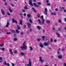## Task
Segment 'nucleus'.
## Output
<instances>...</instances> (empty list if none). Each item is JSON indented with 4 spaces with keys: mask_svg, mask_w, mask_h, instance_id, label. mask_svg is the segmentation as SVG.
<instances>
[{
    "mask_svg": "<svg viewBox=\"0 0 66 66\" xmlns=\"http://www.w3.org/2000/svg\"><path fill=\"white\" fill-rule=\"evenodd\" d=\"M26 66H32V62L30 60V59H29V62L28 64H25Z\"/></svg>",
    "mask_w": 66,
    "mask_h": 66,
    "instance_id": "f257e3e1",
    "label": "nucleus"
},
{
    "mask_svg": "<svg viewBox=\"0 0 66 66\" xmlns=\"http://www.w3.org/2000/svg\"><path fill=\"white\" fill-rule=\"evenodd\" d=\"M21 48L22 49V50H23L24 49L25 50L27 49V47L26 45H23V46H21Z\"/></svg>",
    "mask_w": 66,
    "mask_h": 66,
    "instance_id": "f03ea898",
    "label": "nucleus"
},
{
    "mask_svg": "<svg viewBox=\"0 0 66 66\" xmlns=\"http://www.w3.org/2000/svg\"><path fill=\"white\" fill-rule=\"evenodd\" d=\"M29 4L31 6H33V4L32 3V1L31 0H29Z\"/></svg>",
    "mask_w": 66,
    "mask_h": 66,
    "instance_id": "7ed1b4c3",
    "label": "nucleus"
},
{
    "mask_svg": "<svg viewBox=\"0 0 66 66\" xmlns=\"http://www.w3.org/2000/svg\"><path fill=\"white\" fill-rule=\"evenodd\" d=\"M39 59L40 61L42 63H43L44 62V60L42 59V57H40Z\"/></svg>",
    "mask_w": 66,
    "mask_h": 66,
    "instance_id": "20e7f679",
    "label": "nucleus"
},
{
    "mask_svg": "<svg viewBox=\"0 0 66 66\" xmlns=\"http://www.w3.org/2000/svg\"><path fill=\"white\" fill-rule=\"evenodd\" d=\"M15 22L17 24V21L16 20H15V19H12V23H14Z\"/></svg>",
    "mask_w": 66,
    "mask_h": 66,
    "instance_id": "39448f33",
    "label": "nucleus"
},
{
    "mask_svg": "<svg viewBox=\"0 0 66 66\" xmlns=\"http://www.w3.org/2000/svg\"><path fill=\"white\" fill-rule=\"evenodd\" d=\"M1 10L2 14L4 15H5V12L4 11V10H3V9H1Z\"/></svg>",
    "mask_w": 66,
    "mask_h": 66,
    "instance_id": "423d86ee",
    "label": "nucleus"
},
{
    "mask_svg": "<svg viewBox=\"0 0 66 66\" xmlns=\"http://www.w3.org/2000/svg\"><path fill=\"white\" fill-rule=\"evenodd\" d=\"M33 4L34 6H35V7H40L39 6L37 5L35 3H34Z\"/></svg>",
    "mask_w": 66,
    "mask_h": 66,
    "instance_id": "0eeeda50",
    "label": "nucleus"
},
{
    "mask_svg": "<svg viewBox=\"0 0 66 66\" xmlns=\"http://www.w3.org/2000/svg\"><path fill=\"white\" fill-rule=\"evenodd\" d=\"M28 28H30L31 26V24L30 23H28Z\"/></svg>",
    "mask_w": 66,
    "mask_h": 66,
    "instance_id": "6e6552de",
    "label": "nucleus"
},
{
    "mask_svg": "<svg viewBox=\"0 0 66 66\" xmlns=\"http://www.w3.org/2000/svg\"><path fill=\"white\" fill-rule=\"evenodd\" d=\"M56 34L57 35V37H60V34L59 33H58L57 32H56Z\"/></svg>",
    "mask_w": 66,
    "mask_h": 66,
    "instance_id": "1a4fd4ad",
    "label": "nucleus"
},
{
    "mask_svg": "<svg viewBox=\"0 0 66 66\" xmlns=\"http://www.w3.org/2000/svg\"><path fill=\"white\" fill-rule=\"evenodd\" d=\"M43 45H44V46H48V45H49V44L45 42L43 43Z\"/></svg>",
    "mask_w": 66,
    "mask_h": 66,
    "instance_id": "9d476101",
    "label": "nucleus"
},
{
    "mask_svg": "<svg viewBox=\"0 0 66 66\" xmlns=\"http://www.w3.org/2000/svg\"><path fill=\"white\" fill-rule=\"evenodd\" d=\"M20 54L21 55H22V56H23V55H25V54L24 53H23L22 52H21L20 53Z\"/></svg>",
    "mask_w": 66,
    "mask_h": 66,
    "instance_id": "9b49d317",
    "label": "nucleus"
},
{
    "mask_svg": "<svg viewBox=\"0 0 66 66\" xmlns=\"http://www.w3.org/2000/svg\"><path fill=\"white\" fill-rule=\"evenodd\" d=\"M10 23L9 22H7V24L6 25V27H8L9 26Z\"/></svg>",
    "mask_w": 66,
    "mask_h": 66,
    "instance_id": "f8f14e48",
    "label": "nucleus"
},
{
    "mask_svg": "<svg viewBox=\"0 0 66 66\" xmlns=\"http://www.w3.org/2000/svg\"><path fill=\"white\" fill-rule=\"evenodd\" d=\"M58 58L59 59H61L62 58V56L61 55L59 56H58Z\"/></svg>",
    "mask_w": 66,
    "mask_h": 66,
    "instance_id": "ddd939ff",
    "label": "nucleus"
},
{
    "mask_svg": "<svg viewBox=\"0 0 66 66\" xmlns=\"http://www.w3.org/2000/svg\"><path fill=\"white\" fill-rule=\"evenodd\" d=\"M16 26L18 30H19L20 29V26H19L18 25H17Z\"/></svg>",
    "mask_w": 66,
    "mask_h": 66,
    "instance_id": "4468645a",
    "label": "nucleus"
},
{
    "mask_svg": "<svg viewBox=\"0 0 66 66\" xmlns=\"http://www.w3.org/2000/svg\"><path fill=\"white\" fill-rule=\"evenodd\" d=\"M32 9L34 12H35L36 13V11L35 10V9H34V7H32Z\"/></svg>",
    "mask_w": 66,
    "mask_h": 66,
    "instance_id": "2eb2a0df",
    "label": "nucleus"
},
{
    "mask_svg": "<svg viewBox=\"0 0 66 66\" xmlns=\"http://www.w3.org/2000/svg\"><path fill=\"white\" fill-rule=\"evenodd\" d=\"M40 47L41 48H43V47H44V45L42 43H41L40 44Z\"/></svg>",
    "mask_w": 66,
    "mask_h": 66,
    "instance_id": "dca6fc26",
    "label": "nucleus"
},
{
    "mask_svg": "<svg viewBox=\"0 0 66 66\" xmlns=\"http://www.w3.org/2000/svg\"><path fill=\"white\" fill-rule=\"evenodd\" d=\"M9 52H10L11 54H13V53L12 52V50H10L9 51Z\"/></svg>",
    "mask_w": 66,
    "mask_h": 66,
    "instance_id": "f3484780",
    "label": "nucleus"
},
{
    "mask_svg": "<svg viewBox=\"0 0 66 66\" xmlns=\"http://www.w3.org/2000/svg\"><path fill=\"white\" fill-rule=\"evenodd\" d=\"M2 57H0V62L1 63H2V62H3V60H2Z\"/></svg>",
    "mask_w": 66,
    "mask_h": 66,
    "instance_id": "a211bd4d",
    "label": "nucleus"
},
{
    "mask_svg": "<svg viewBox=\"0 0 66 66\" xmlns=\"http://www.w3.org/2000/svg\"><path fill=\"white\" fill-rule=\"evenodd\" d=\"M9 11H10V12H13V11L11 9V8H10V7H9Z\"/></svg>",
    "mask_w": 66,
    "mask_h": 66,
    "instance_id": "6ab92c4d",
    "label": "nucleus"
},
{
    "mask_svg": "<svg viewBox=\"0 0 66 66\" xmlns=\"http://www.w3.org/2000/svg\"><path fill=\"white\" fill-rule=\"evenodd\" d=\"M51 14V15H55L56 14V13L52 12Z\"/></svg>",
    "mask_w": 66,
    "mask_h": 66,
    "instance_id": "aec40b11",
    "label": "nucleus"
},
{
    "mask_svg": "<svg viewBox=\"0 0 66 66\" xmlns=\"http://www.w3.org/2000/svg\"><path fill=\"white\" fill-rule=\"evenodd\" d=\"M12 33H16V31L14 30H12Z\"/></svg>",
    "mask_w": 66,
    "mask_h": 66,
    "instance_id": "412c9836",
    "label": "nucleus"
},
{
    "mask_svg": "<svg viewBox=\"0 0 66 66\" xmlns=\"http://www.w3.org/2000/svg\"><path fill=\"white\" fill-rule=\"evenodd\" d=\"M42 22L43 23H45V19H42Z\"/></svg>",
    "mask_w": 66,
    "mask_h": 66,
    "instance_id": "4be33fe9",
    "label": "nucleus"
},
{
    "mask_svg": "<svg viewBox=\"0 0 66 66\" xmlns=\"http://www.w3.org/2000/svg\"><path fill=\"white\" fill-rule=\"evenodd\" d=\"M45 36H43L42 37V40H44L45 38Z\"/></svg>",
    "mask_w": 66,
    "mask_h": 66,
    "instance_id": "5701e85b",
    "label": "nucleus"
},
{
    "mask_svg": "<svg viewBox=\"0 0 66 66\" xmlns=\"http://www.w3.org/2000/svg\"><path fill=\"white\" fill-rule=\"evenodd\" d=\"M16 32L17 33H18V34H19V31L18 29L16 30Z\"/></svg>",
    "mask_w": 66,
    "mask_h": 66,
    "instance_id": "b1692460",
    "label": "nucleus"
},
{
    "mask_svg": "<svg viewBox=\"0 0 66 66\" xmlns=\"http://www.w3.org/2000/svg\"><path fill=\"white\" fill-rule=\"evenodd\" d=\"M29 22H30V23H32V20L31 19H29Z\"/></svg>",
    "mask_w": 66,
    "mask_h": 66,
    "instance_id": "393cba45",
    "label": "nucleus"
},
{
    "mask_svg": "<svg viewBox=\"0 0 66 66\" xmlns=\"http://www.w3.org/2000/svg\"><path fill=\"white\" fill-rule=\"evenodd\" d=\"M37 28L38 30H39V29H40V26H37Z\"/></svg>",
    "mask_w": 66,
    "mask_h": 66,
    "instance_id": "a878e982",
    "label": "nucleus"
},
{
    "mask_svg": "<svg viewBox=\"0 0 66 66\" xmlns=\"http://www.w3.org/2000/svg\"><path fill=\"white\" fill-rule=\"evenodd\" d=\"M27 16L28 17H30L31 16V15L29 14H27Z\"/></svg>",
    "mask_w": 66,
    "mask_h": 66,
    "instance_id": "bb28decb",
    "label": "nucleus"
},
{
    "mask_svg": "<svg viewBox=\"0 0 66 66\" xmlns=\"http://www.w3.org/2000/svg\"><path fill=\"white\" fill-rule=\"evenodd\" d=\"M24 9H25V10H27V9H28V7H27V6H26L24 7Z\"/></svg>",
    "mask_w": 66,
    "mask_h": 66,
    "instance_id": "cd10ccee",
    "label": "nucleus"
},
{
    "mask_svg": "<svg viewBox=\"0 0 66 66\" xmlns=\"http://www.w3.org/2000/svg\"><path fill=\"white\" fill-rule=\"evenodd\" d=\"M46 23H49L50 22V21H48L47 20L46 21Z\"/></svg>",
    "mask_w": 66,
    "mask_h": 66,
    "instance_id": "c85d7f7f",
    "label": "nucleus"
},
{
    "mask_svg": "<svg viewBox=\"0 0 66 66\" xmlns=\"http://www.w3.org/2000/svg\"><path fill=\"white\" fill-rule=\"evenodd\" d=\"M38 21L39 22V23H41V21H40V19H38Z\"/></svg>",
    "mask_w": 66,
    "mask_h": 66,
    "instance_id": "c756f323",
    "label": "nucleus"
},
{
    "mask_svg": "<svg viewBox=\"0 0 66 66\" xmlns=\"http://www.w3.org/2000/svg\"><path fill=\"white\" fill-rule=\"evenodd\" d=\"M26 43V41H24L23 43V45L24 46L25 45V44Z\"/></svg>",
    "mask_w": 66,
    "mask_h": 66,
    "instance_id": "7c9ffc66",
    "label": "nucleus"
},
{
    "mask_svg": "<svg viewBox=\"0 0 66 66\" xmlns=\"http://www.w3.org/2000/svg\"><path fill=\"white\" fill-rule=\"evenodd\" d=\"M20 34L22 35H24V33H23V32H21L20 33Z\"/></svg>",
    "mask_w": 66,
    "mask_h": 66,
    "instance_id": "2f4dec72",
    "label": "nucleus"
},
{
    "mask_svg": "<svg viewBox=\"0 0 66 66\" xmlns=\"http://www.w3.org/2000/svg\"><path fill=\"white\" fill-rule=\"evenodd\" d=\"M22 11L23 12H26V11H25V10L24 9H22Z\"/></svg>",
    "mask_w": 66,
    "mask_h": 66,
    "instance_id": "473e14b6",
    "label": "nucleus"
},
{
    "mask_svg": "<svg viewBox=\"0 0 66 66\" xmlns=\"http://www.w3.org/2000/svg\"><path fill=\"white\" fill-rule=\"evenodd\" d=\"M44 12H48V10H47V8H46L45 9Z\"/></svg>",
    "mask_w": 66,
    "mask_h": 66,
    "instance_id": "72a5a7b5",
    "label": "nucleus"
},
{
    "mask_svg": "<svg viewBox=\"0 0 66 66\" xmlns=\"http://www.w3.org/2000/svg\"><path fill=\"white\" fill-rule=\"evenodd\" d=\"M58 22H59V23H61V22H62L61 20L60 19H59L58 20Z\"/></svg>",
    "mask_w": 66,
    "mask_h": 66,
    "instance_id": "f704fd0d",
    "label": "nucleus"
},
{
    "mask_svg": "<svg viewBox=\"0 0 66 66\" xmlns=\"http://www.w3.org/2000/svg\"><path fill=\"white\" fill-rule=\"evenodd\" d=\"M58 30L59 31H62V29L60 28H58Z\"/></svg>",
    "mask_w": 66,
    "mask_h": 66,
    "instance_id": "c9c22d12",
    "label": "nucleus"
},
{
    "mask_svg": "<svg viewBox=\"0 0 66 66\" xmlns=\"http://www.w3.org/2000/svg\"><path fill=\"white\" fill-rule=\"evenodd\" d=\"M14 53H15V54H16V53H17V51L16 50H15L14 51Z\"/></svg>",
    "mask_w": 66,
    "mask_h": 66,
    "instance_id": "e433bc0d",
    "label": "nucleus"
},
{
    "mask_svg": "<svg viewBox=\"0 0 66 66\" xmlns=\"http://www.w3.org/2000/svg\"><path fill=\"white\" fill-rule=\"evenodd\" d=\"M30 50H31V51L33 50V48H32V47L30 46Z\"/></svg>",
    "mask_w": 66,
    "mask_h": 66,
    "instance_id": "4c0bfd02",
    "label": "nucleus"
},
{
    "mask_svg": "<svg viewBox=\"0 0 66 66\" xmlns=\"http://www.w3.org/2000/svg\"><path fill=\"white\" fill-rule=\"evenodd\" d=\"M7 15H8V16H10V15H11V14L9 12L7 13Z\"/></svg>",
    "mask_w": 66,
    "mask_h": 66,
    "instance_id": "58836bf2",
    "label": "nucleus"
},
{
    "mask_svg": "<svg viewBox=\"0 0 66 66\" xmlns=\"http://www.w3.org/2000/svg\"><path fill=\"white\" fill-rule=\"evenodd\" d=\"M47 12L44 11V14H45V15H47V14H48V13H47Z\"/></svg>",
    "mask_w": 66,
    "mask_h": 66,
    "instance_id": "ea45409f",
    "label": "nucleus"
},
{
    "mask_svg": "<svg viewBox=\"0 0 66 66\" xmlns=\"http://www.w3.org/2000/svg\"><path fill=\"white\" fill-rule=\"evenodd\" d=\"M47 4L48 6H49L50 5V3H47Z\"/></svg>",
    "mask_w": 66,
    "mask_h": 66,
    "instance_id": "a19ab883",
    "label": "nucleus"
},
{
    "mask_svg": "<svg viewBox=\"0 0 66 66\" xmlns=\"http://www.w3.org/2000/svg\"><path fill=\"white\" fill-rule=\"evenodd\" d=\"M14 41H17V38H15L14 39Z\"/></svg>",
    "mask_w": 66,
    "mask_h": 66,
    "instance_id": "79ce46f5",
    "label": "nucleus"
},
{
    "mask_svg": "<svg viewBox=\"0 0 66 66\" xmlns=\"http://www.w3.org/2000/svg\"><path fill=\"white\" fill-rule=\"evenodd\" d=\"M19 24H21V26H23V24H22V22H20Z\"/></svg>",
    "mask_w": 66,
    "mask_h": 66,
    "instance_id": "37998d69",
    "label": "nucleus"
},
{
    "mask_svg": "<svg viewBox=\"0 0 66 66\" xmlns=\"http://www.w3.org/2000/svg\"><path fill=\"white\" fill-rule=\"evenodd\" d=\"M3 45H4V44H2L0 45V46L1 47H2V46H3Z\"/></svg>",
    "mask_w": 66,
    "mask_h": 66,
    "instance_id": "c03bdc74",
    "label": "nucleus"
},
{
    "mask_svg": "<svg viewBox=\"0 0 66 66\" xmlns=\"http://www.w3.org/2000/svg\"><path fill=\"white\" fill-rule=\"evenodd\" d=\"M37 40L38 42H40V39L39 38L37 39Z\"/></svg>",
    "mask_w": 66,
    "mask_h": 66,
    "instance_id": "a18cd8bd",
    "label": "nucleus"
},
{
    "mask_svg": "<svg viewBox=\"0 0 66 66\" xmlns=\"http://www.w3.org/2000/svg\"><path fill=\"white\" fill-rule=\"evenodd\" d=\"M11 33L10 32H7V35H9V34H11Z\"/></svg>",
    "mask_w": 66,
    "mask_h": 66,
    "instance_id": "49530a36",
    "label": "nucleus"
},
{
    "mask_svg": "<svg viewBox=\"0 0 66 66\" xmlns=\"http://www.w3.org/2000/svg\"><path fill=\"white\" fill-rule=\"evenodd\" d=\"M51 43L53 42V39L52 38H51Z\"/></svg>",
    "mask_w": 66,
    "mask_h": 66,
    "instance_id": "de8ad7c7",
    "label": "nucleus"
},
{
    "mask_svg": "<svg viewBox=\"0 0 66 66\" xmlns=\"http://www.w3.org/2000/svg\"><path fill=\"white\" fill-rule=\"evenodd\" d=\"M2 32H3V30H0V33Z\"/></svg>",
    "mask_w": 66,
    "mask_h": 66,
    "instance_id": "09e8293b",
    "label": "nucleus"
},
{
    "mask_svg": "<svg viewBox=\"0 0 66 66\" xmlns=\"http://www.w3.org/2000/svg\"><path fill=\"white\" fill-rule=\"evenodd\" d=\"M26 33L27 34H29L30 33V32H29L28 31H26Z\"/></svg>",
    "mask_w": 66,
    "mask_h": 66,
    "instance_id": "8fccbe9b",
    "label": "nucleus"
},
{
    "mask_svg": "<svg viewBox=\"0 0 66 66\" xmlns=\"http://www.w3.org/2000/svg\"><path fill=\"white\" fill-rule=\"evenodd\" d=\"M0 49L2 50H4V48H0Z\"/></svg>",
    "mask_w": 66,
    "mask_h": 66,
    "instance_id": "3c124183",
    "label": "nucleus"
},
{
    "mask_svg": "<svg viewBox=\"0 0 66 66\" xmlns=\"http://www.w3.org/2000/svg\"><path fill=\"white\" fill-rule=\"evenodd\" d=\"M37 16L38 18H39V17H40V15H39V14H38Z\"/></svg>",
    "mask_w": 66,
    "mask_h": 66,
    "instance_id": "603ef678",
    "label": "nucleus"
},
{
    "mask_svg": "<svg viewBox=\"0 0 66 66\" xmlns=\"http://www.w3.org/2000/svg\"><path fill=\"white\" fill-rule=\"evenodd\" d=\"M46 3H48V2H49V1L48 0H47L46 1Z\"/></svg>",
    "mask_w": 66,
    "mask_h": 66,
    "instance_id": "864d4df0",
    "label": "nucleus"
},
{
    "mask_svg": "<svg viewBox=\"0 0 66 66\" xmlns=\"http://www.w3.org/2000/svg\"><path fill=\"white\" fill-rule=\"evenodd\" d=\"M23 27L24 28H26V25H24L23 26Z\"/></svg>",
    "mask_w": 66,
    "mask_h": 66,
    "instance_id": "5fc2aeb1",
    "label": "nucleus"
},
{
    "mask_svg": "<svg viewBox=\"0 0 66 66\" xmlns=\"http://www.w3.org/2000/svg\"><path fill=\"white\" fill-rule=\"evenodd\" d=\"M38 4H39V5H41V4H42L40 2H38Z\"/></svg>",
    "mask_w": 66,
    "mask_h": 66,
    "instance_id": "6e6d98bb",
    "label": "nucleus"
},
{
    "mask_svg": "<svg viewBox=\"0 0 66 66\" xmlns=\"http://www.w3.org/2000/svg\"><path fill=\"white\" fill-rule=\"evenodd\" d=\"M41 18H42V19H44V16L43 15L41 16Z\"/></svg>",
    "mask_w": 66,
    "mask_h": 66,
    "instance_id": "4d7b16f0",
    "label": "nucleus"
},
{
    "mask_svg": "<svg viewBox=\"0 0 66 66\" xmlns=\"http://www.w3.org/2000/svg\"><path fill=\"white\" fill-rule=\"evenodd\" d=\"M23 15L24 16H26V15H27V14L26 13H24L23 14Z\"/></svg>",
    "mask_w": 66,
    "mask_h": 66,
    "instance_id": "13d9d810",
    "label": "nucleus"
},
{
    "mask_svg": "<svg viewBox=\"0 0 66 66\" xmlns=\"http://www.w3.org/2000/svg\"><path fill=\"white\" fill-rule=\"evenodd\" d=\"M53 30L54 31H55V28H52Z\"/></svg>",
    "mask_w": 66,
    "mask_h": 66,
    "instance_id": "bf43d9fd",
    "label": "nucleus"
},
{
    "mask_svg": "<svg viewBox=\"0 0 66 66\" xmlns=\"http://www.w3.org/2000/svg\"><path fill=\"white\" fill-rule=\"evenodd\" d=\"M57 42V40H56L55 39L54 40V42L55 43H56Z\"/></svg>",
    "mask_w": 66,
    "mask_h": 66,
    "instance_id": "052dcab7",
    "label": "nucleus"
},
{
    "mask_svg": "<svg viewBox=\"0 0 66 66\" xmlns=\"http://www.w3.org/2000/svg\"><path fill=\"white\" fill-rule=\"evenodd\" d=\"M58 9L56 8L55 9V11H58Z\"/></svg>",
    "mask_w": 66,
    "mask_h": 66,
    "instance_id": "680f3d73",
    "label": "nucleus"
},
{
    "mask_svg": "<svg viewBox=\"0 0 66 66\" xmlns=\"http://www.w3.org/2000/svg\"><path fill=\"white\" fill-rule=\"evenodd\" d=\"M11 64H12V66H15V65H14V64H13V63H11Z\"/></svg>",
    "mask_w": 66,
    "mask_h": 66,
    "instance_id": "e2e57ef3",
    "label": "nucleus"
},
{
    "mask_svg": "<svg viewBox=\"0 0 66 66\" xmlns=\"http://www.w3.org/2000/svg\"><path fill=\"white\" fill-rule=\"evenodd\" d=\"M4 64L5 65H7V63H6V62H4Z\"/></svg>",
    "mask_w": 66,
    "mask_h": 66,
    "instance_id": "0e129e2a",
    "label": "nucleus"
},
{
    "mask_svg": "<svg viewBox=\"0 0 66 66\" xmlns=\"http://www.w3.org/2000/svg\"><path fill=\"white\" fill-rule=\"evenodd\" d=\"M7 66H10V64L8 63H7Z\"/></svg>",
    "mask_w": 66,
    "mask_h": 66,
    "instance_id": "69168bd1",
    "label": "nucleus"
},
{
    "mask_svg": "<svg viewBox=\"0 0 66 66\" xmlns=\"http://www.w3.org/2000/svg\"><path fill=\"white\" fill-rule=\"evenodd\" d=\"M20 22H22V20H20Z\"/></svg>",
    "mask_w": 66,
    "mask_h": 66,
    "instance_id": "338daca9",
    "label": "nucleus"
},
{
    "mask_svg": "<svg viewBox=\"0 0 66 66\" xmlns=\"http://www.w3.org/2000/svg\"><path fill=\"white\" fill-rule=\"evenodd\" d=\"M63 65H64V66H66V64L65 63H64L63 64Z\"/></svg>",
    "mask_w": 66,
    "mask_h": 66,
    "instance_id": "774afa93",
    "label": "nucleus"
}]
</instances>
